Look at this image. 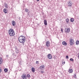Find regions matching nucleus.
<instances>
[{
  "mask_svg": "<svg viewBox=\"0 0 79 79\" xmlns=\"http://www.w3.org/2000/svg\"><path fill=\"white\" fill-rule=\"evenodd\" d=\"M48 57L49 59H50V60H51V59L52 58V56L51 54H49L48 55Z\"/></svg>",
  "mask_w": 79,
  "mask_h": 79,
  "instance_id": "7",
  "label": "nucleus"
},
{
  "mask_svg": "<svg viewBox=\"0 0 79 79\" xmlns=\"http://www.w3.org/2000/svg\"><path fill=\"white\" fill-rule=\"evenodd\" d=\"M18 40L20 43L24 45V43L26 42V38L23 36H21L19 37Z\"/></svg>",
  "mask_w": 79,
  "mask_h": 79,
  "instance_id": "1",
  "label": "nucleus"
},
{
  "mask_svg": "<svg viewBox=\"0 0 79 79\" xmlns=\"http://www.w3.org/2000/svg\"><path fill=\"white\" fill-rule=\"evenodd\" d=\"M27 77L29 78V77H31V75L29 74H27Z\"/></svg>",
  "mask_w": 79,
  "mask_h": 79,
  "instance_id": "20",
  "label": "nucleus"
},
{
  "mask_svg": "<svg viewBox=\"0 0 79 79\" xmlns=\"http://www.w3.org/2000/svg\"><path fill=\"white\" fill-rule=\"evenodd\" d=\"M46 45L47 47L50 46V41H47L46 42Z\"/></svg>",
  "mask_w": 79,
  "mask_h": 79,
  "instance_id": "9",
  "label": "nucleus"
},
{
  "mask_svg": "<svg viewBox=\"0 0 79 79\" xmlns=\"http://www.w3.org/2000/svg\"><path fill=\"white\" fill-rule=\"evenodd\" d=\"M44 25H45V26L47 25V20H44Z\"/></svg>",
  "mask_w": 79,
  "mask_h": 79,
  "instance_id": "15",
  "label": "nucleus"
},
{
  "mask_svg": "<svg viewBox=\"0 0 79 79\" xmlns=\"http://www.w3.org/2000/svg\"><path fill=\"white\" fill-rule=\"evenodd\" d=\"M74 21V19L72 18L70 19L71 22H73Z\"/></svg>",
  "mask_w": 79,
  "mask_h": 79,
  "instance_id": "19",
  "label": "nucleus"
},
{
  "mask_svg": "<svg viewBox=\"0 0 79 79\" xmlns=\"http://www.w3.org/2000/svg\"><path fill=\"white\" fill-rule=\"evenodd\" d=\"M45 65L43 64L40 67V69H41V70H43V69H45Z\"/></svg>",
  "mask_w": 79,
  "mask_h": 79,
  "instance_id": "6",
  "label": "nucleus"
},
{
  "mask_svg": "<svg viewBox=\"0 0 79 79\" xmlns=\"http://www.w3.org/2000/svg\"><path fill=\"white\" fill-rule=\"evenodd\" d=\"M41 73H42V74H43V73H44V71H41Z\"/></svg>",
  "mask_w": 79,
  "mask_h": 79,
  "instance_id": "28",
  "label": "nucleus"
},
{
  "mask_svg": "<svg viewBox=\"0 0 79 79\" xmlns=\"http://www.w3.org/2000/svg\"><path fill=\"white\" fill-rule=\"evenodd\" d=\"M70 61H74V60H73V59L71 58L70 59Z\"/></svg>",
  "mask_w": 79,
  "mask_h": 79,
  "instance_id": "23",
  "label": "nucleus"
},
{
  "mask_svg": "<svg viewBox=\"0 0 79 79\" xmlns=\"http://www.w3.org/2000/svg\"><path fill=\"white\" fill-rule=\"evenodd\" d=\"M36 64H38L39 63V61H36Z\"/></svg>",
  "mask_w": 79,
  "mask_h": 79,
  "instance_id": "29",
  "label": "nucleus"
},
{
  "mask_svg": "<svg viewBox=\"0 0 79 79\" xmlns=\"http://www.w3.org/2000/svg\"><path fill=\"white\" fill-rule=\"evenodd\" d=\"M4 71L6 73V72H7V71H8V69H4Z\"/></svg>",
  "mask_w": 79,
  "mask_h": 79,
  "instance_id": "22",
  "label": "nucleus"
},
{
  "mask_svg": "<svg viewBox=\"0 0 79 79\" xmlns=\"http://www.w3.org/2000/svg\"><path fill=\"white\" fill-rule=\"evenodd\" d=\"M22 78L23 79H27L26 74L25 73L23 74L21 76Z\"/></svg>",
  "mask_w": 79,
  "mask_h": 79,
  "instance_id": "4",
  "label": "nucleus"
},
{
  "mask_svg": "<svg viewBox=\"0 0 79 79\" xmlns=\"http://www.w3.org/2000/svg\"><path fill=\"white\" fill-rule=\"evenodd\" d=\"M2 71V69H1V68H0V73H1Z\"/></svg>",
  "mask_w": 79,
  "mask_h": 79,
  "instance_id": "30",
  "label": "nucleus"
},
{
  "mask_svg": "<svg viewBox=\"0 0 79 79\" xmlns=\"http://www.w3.org/2000/svg\"><path fill=\"white\" fill-rule=\"evenodd\" d=\"M12 24L13 26H15V25H16V23L14 20H13L12 21Z\"/></svg>",
  "mask_w": 79,
  "mask_h": 79,
  "instance_id": "13",
  "label": "nucleus"
},
{
  "mask_svg": "<svg viewBox=\"0 0 79 79\" xmlns=\"http://www.w3.org/2000/svg\"><path fill=\"white\" fill-rule=\"evenodd\" d=\"M66 22L67 24H69V18H67L66 19Z\"/></svg>",
  "mask_w": 79,
  "mask_h": 79,
  "instance_id": "14",
  "label": "nucleus"
},
{
  "mask_svg": "<svg viewBox=\"0 0 79 79\" xmlns=\"http://www.w3.org/2000/svg\"><path fill=\"white\" fill-rule=\"evenodd\" d=\"M25 11L26 12H27L29 11V10H28V9L26 8L25 9Z\"/></svg>",
  "mask_w": 79,
  "mask_h": 79,
  "instance_id": "24",
  "label": "nucleus"
},
{
  "mask_svg": "<svg viewBox=\"0 0 79 79\" xmlns=\"http://www.w3.org/2000/svg\"><path fill=\"white\" fill-rule=\"evenodd\" d=\"M61 31L62 32H63V29H61Z\"/></svg>",
  "mask_w": 79,
  "mask_h": 79,
  "instance_id": "34",
  "label": "nucleus"
},
{
  "mask_svg": "<svg viewBox=\"0 0 79 79\" xmlns=\"http://www.w3.org/2000/svg\"><path fill=\"white\" fill-rule=\"evenodd\" d=\"M62 64H65V62H62Z\"/></svg>",
  "mask_w": 79,
  "mask_h": 79,
  "instance_id": "27",
  "label": "nucleus"
},
{
  "mask_svg": "<svg viewBox=\"0 0 79 79\" xmlns=\"http://www.w3.org/2000/svg\"><path fill=\"white\" fill-rule=\"evenodd\" d=\"M37 2H39L40 0H36Z\"/></svg>",
  "mask_w": 79,
  "mask_h": 79,
  "instance_id": "35",
  "label": "nucleus"
},
{
  "mask_svg": "<svg viewBox=\"0 0 79 79\" xmlns=\"http://www.w3.org/2000/svg\"><path fill=\"white\" fill-rule=\"evenodd\" d=\"M78 54L79 55L78 56V58H79V53H78Z\"/></svg>",
  "mask_w": 79,
  "mask_h": 79,
  "instance_id": "33",
  "label": "nucleus"
},
{
  "mask_svg": "<svg viewBox=\"0 0 79 79\" xmlns=\"http://www.w3.org/2000/svg\"><path fill=\"white\" fill-rule=\"evenodd\" d=\"M78 17H79V16Z\"/></svg>",
  "mask_w": 79,
  "mask_h": 79,
  "instance_id": "37",
  "label": "nucleus"
},
{
  "mask_svg": "<svg viewBox=\"0 0 79 79\" xmlns=\"http://www.w3.org/2000/svg\"><path fill=\"white\" fill-rule=\"evenodd\" d=\"M70 31V28H65L64 30V31L65 33H68V32H69V31Z\"/></svg>",
  "mask_w": 79,
  "mask_h": 79,
  "instance_id": "5",
  "label": "nucleus"
},
{
  "mask_svg": "<svg viewBox=\"0 0 79 79\" xmlns=\"http://www.w3.org/2000/svg\"><path fill=\"white\" fill-rule=\"evenodd\" d=\"M3 12H4V13H5V14H6V13H8V10H7L6 9V8H4V9L3 10Z\"/></svg>",
  "mask_w": 79,
  "mask_h": 79,
  "instance_id": "8",
  "label": "nucleus"
},
{
  "mask_svg": "<svg viewBox=\"0 0 79 79\" xmlns=\"http://www.w3.org/2000/svg\"><path fill=\"white\" fill-rule=\"evenodd\" d=\"M5 7L6 8H8V5L7 4H6L5 3Z\"/></svg>",
  "mask_w": 79,
  "mask_h": 79,
  "instance_id": "18",
  "label": "nucleus"
},
{
  "mask_svg": "<svg viewBox=\"0 0 79 79\" xmlns=\"http://www.w3.org/2000/svg\"><path fill=\"white\" fill-rule=\"evenodd\" d=\"M72 4H73V3L71 1H70L68 3L69 6H72Z\"/></svg>",
  "mask_w": 79,
  "mask_h": 79,
  "instance_id": "10",
  "label": "nucleus"
},
{
  "mask_svg": "<svg viewBox=\"0 0 79 79\" xmlns=\"http://www.w3.org/2000/svg\"><path fill=\"white\" fill-rule=\"evenodd\" d=\"M62 44L64 45H67V43H66L65 41H63L62 42Z\"/></svg>",
  "mask_w": 79,
  "mask_h": 79,
  "instance_id": "17",
  "label": "nucleus"
},
{
  "mask_svg": "<svg viewBox=\"0 0 79 79\" xmlns=\"http://www.w3.org/2000/svg\"><path fill=\"white\" fill-rule=\"evenodd\" d=\"M69 73H73V70L71 69H69Z\"/></svg>",
  "mask_w": 79,
  "mask_h": 79,
  "instance_id": "12",
  "label": "nucleus"
},
{
  "mask_svg": "<svg viewBox=\"0 0 79 79\" xmlns=\"http://www.w3.org/2000/svg\"><path fill=\"white\" fill-rule=\"evenodd\" d=\"M74 76H75L74 77H75V78H76V73H75L74 74Z\"/></svg>",
  "mask_w": 79,
  "mask_h": 79,
  "instance_id": "25",
  "label": "nucleus"
},
{
  "mask_svg": "<svg viewBox=\"0 0 79 79\" xmlns=\"http://www.w3.org/2000/svg\"><path fill=\"white\" fill-rule=\"evenodd\" d=\"M74 44V40L71 39L70 40V45H73Z\"/></svg>",
  "mask_w": 79,
  "mask_h": 79,
  "instance_id": "3",
  "label": "nucleus"
},
{
  "mask_svg": "<svg viewBox=\"0 0 79 79\" xmlns=\"http://www.w3.org/2000/svg\"><path fill=\"white\" fill-rule=\"evenodd\" d=\"M3 63V59L2 57H0V65Z\"/></svg>",
  "mask_w": 79,
  "mask_h": 79,
  "instance_id": "11",
  "label": "nucleus"
},
{
  "mask_svg": "<svg viewBox=\"0 0 79 79\" xmlns=\"http://www.w3.org/2000/svg\"><path fill=\"white\" fill-rule=\"evenodd\" d=\"M76 45H79V41H77L76 42Z\"/></svg>",
  "mask_w": 79,
  "mask_h": 79,
  "instance_id": "21",
  "label": "nucleus"
},
{
  "mask_svg": "<svg viewBox=\"0 0 79 79\" xmlns=\"http://www.w3.org/2000/svg\"><path fill=\"white\" fill-rule=\"evenodd\" d=\"M66 58L67 59H68V58H69V57L68 56H66Z\"/></svg>",
  "mask_w": 79,
  "mask_h": 79,
  "instance_id": "26",
  "label": "nucleus"
},
{
  "mask_svg": "<svg viewBox=\"0 0 79 79\" xmlns=\"http://www.w3.org/2000/svg\"><path fill=\"white\" fill-rule=\"evenodd\" d=\"M31 71L32 73L35 72V68L34 67H32L31 68Z\"/></svg>",
  "mask_w": 79,
  "mask_h": 79,
  "instance_id": "16",
  "label": "nucleus"
},
{
  "mask_svg": "<svg viewBox=\"0 0 79 79\" xmlns=\"http://www.w3.org/2000/svg\"><path fill=\"white\" fill-rule=\"evenodd\" d=\"M6 57H7V58H8V57H9V55H7L6 56Z\"/></svg>",
  "mask_w": 79,
  "mask_h": 79,
  "instance_id": "31",
  "label": "nucleus"
},
{
  "mask_svg": "<svg viewBox=\"0 0 79 79\" xmlns=\"http://www.w3.org/2000/svg\"><path fill=\"white\" fill-rule=\"evenodd\" d=\"M8 33L9 35L11 37H13L15 35V32L13 29H10L8 31Z\"/></svg>",
  "mask_w": 79,
  "mask_h": 79,
  "instance_id": "2",
  "label": "nucleus"
},
{
  "mask_svg": "<svg viewBox=\"0 0 79 79\" xmlns=\"http://www.w3.org/2000/svg\"><path fill=\"white\" fill-rule=\"evenodd\" d=\"M77 19H79V18L77 17Z\"/></svg>",
  "mask_w": 79,
  "mask_h": 79,
  "instance_id": "36",
  "label": "nucleus"
},
{
  "mask_svg": "<svg viewBox=\"0 0 79 79\" xmlns=\"http://www.w3.org/2000/svg\"><path fill=\"white\" fill-rule=\"evenodd\" d=\"M16 53H18V52H19V50H17V52H16Z\"/></svg>",
  "mask_w": 79,
  "mask_h": 79,
  "instance_id": "32",
  "label": "nucleus"
}]
</instances>
